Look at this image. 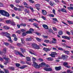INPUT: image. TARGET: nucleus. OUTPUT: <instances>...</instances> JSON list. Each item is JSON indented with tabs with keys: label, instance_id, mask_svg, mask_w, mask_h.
<instances>
[{
	"label": "nucleus",
	"instance_id": "nucleus-63",
	"mask_svg": "<svg viewBox=\"0 0 73 73\" xmlns=\"http://www.w3.org/2000/svg\"><path fill=\"white\" fill-rule=\"evenodd\" d=\"M23 4L24 5H26L27 6L28 5V4H27V3H26V2H25L23 3Z\"/></svg>",
	"mask_w": 73,
	"mask_h": 73
},
{
	"label": "nucleus",
	"instance_id": "nucleus-17",
	"mask_svg": "<svg viewBox=\"0 0 73 73\" xmlns=\"http://www.w3.org/2000/svg\"><path fill=\"white\" fill-rule=\"evenodd\" d=\"M42 13L43 15H46V11L44 10H42Z\"/></svg>",
	"mask_w": 73,
	"mask_h": 73
},
{
	"label": "nucleus",
	"instance_id": "nucleus-62",
	"mask_svg": "<svg viewBox=\"0 0 73 73\" xmlns=\"http://www.w3.org/2000/svg\"><path fill=\"white\" fill-rule=\"evenodd\" d=\"M0 7H3V4H2V3H0Z\"/></svg>",
	"mask_w": 73,
	"mask_h": 73
},
{
	"label": "nucleus",
	"instance_id": "nucleus-21",
	"mask_svg": "<svg viewBox=\"0 0 73 73\" xmlns=\"http://www.w3.org/2000/svg\"><path fill=\"white\" fill-rule=\"evenodd\" d=\"M63 52L66 54H69V51L64 50Z\"/></svg>",
	"mask_w": 73,
	"mask_h": 73
},
{
	"label": "nucleus",
	"instance_id": "nucleus-33",
	"mask_svg": "<svg viewBox=\"0 0 73 73\" xmlns=\"http://www.w3.org/2000/svg\"><path fill=\"white\" fill-rule=\"evenodd\" d=\"M3 44L6 45V46H8V45H9V43L7 42H4Z\"/></svg>",
	"mask_w": 73,
	"mask_h": 73
},
{
	"label": "nucleus",
	"instance_id": "nucleus-4",
	"mask_svg": "<svg viewBox=\"0 0 73 73\" xmlns=\"http://www.w3.org/2000/svg\"><path fill=\"white\" fill-rule=\"evenodd\" d=\"M6 22L7 24H10L11 25L15 26V23L13 20H9L7 21Z\"/></svg>",
	"mask_w": 73,
	"mask_h": 73
},
{
	"label": "nucleus",
	"instance_id": "nucleus-6",
	"mask_svg": "<svg viewBox=\"0 0 73 73\" xmlns=\"http://www.w3.org/2000/svg\"><path fill=\"white\" fill-rule=\"evenodd\" d=\"M15 54H17H17H19V55L21 57H25V56H24L23 55V54H22L17 50L15 51Z\"/></svg>",
	"mask_w": 73,
	"mask_h": 73
},
{
	"label": "nucleus",
	"instance_id": "nucleus-1",
	"mask_svg": "<svg viewBox=\"0 0 73 73\" xmlns=\"http://www.w3.org/2000/svg\"><path fill=\"white\" fill-rule=\"evenodd\" d=\"M2 34L3 36H5L9 38V39L8 40L9 41H10V43H12L13 42V41H12L11 39V38L10 36V34L7 32H5L2 33Z\"/></svg>",
	"mask_w": 73,
	"mask_h": 73
},
{
	"label": "nucleus",
	"instance_id": "nucleus-9",
	"mask_svg": "<svg viewBox=\"0 0 73 73\" xmlns=\"http://www.w3.org/2000/svg\"><path fill=\"white\" fill-rule=\"evenodd\" d=\"M55 55H57V53L55 52H51V54H50V56L52 57H55Z\"/></svg>",
	"mask_w": 73,
	"mask_h": 73
},
{
	"label": "nucleus",
	"instance_id": "nucleus-55",
	"mask_svg": "<svg viewBox=\"0 0 73 73\" xmlns=\"http://www.w3.org/2000/svg\"><path fill=\"white\" fill-rule=\"evenodd\" d=\"M52 20L54 21H58L57 19L56 18H52Z\"/></svg>",
	"mask_w": 73,
	"mask_h": 73
},
{
	"label": "nucleus",
	"instance_id": "nucleus-13",
	"mask_svg": "<svg viewBox=\"0 0 73 73\" xmlns=\"http://www.w3.org/2000/svg\"><path fill=\"white\" fill-rule=\"evenodd\" d=\"M42 27L46 29H49V27H48V26L47 25L43 24L42 25Z\"/></svg>",
	"mask_w": 73,
	"mask_h": 73
},
{
	"label": "nucleus",
	"instance_id": "nucleus-57",
	"mask_svg": "<svg viewBox=\"0 0 73 73\" xmlns=\"http://www.w3.org/2000/svg\"><path fill=\"white\" fill-rule=\"evenodd\" d=\"M66 33L67 34V35H70V32H69L67 31L66 32Z\"/></svg>",
	"mask_w": 73,
	"mask_h": 73
},
{
	"label": "nucleus",
	"instance_id": "nucleus-15",
	"mask_svg": "<svg viewBox=\"0 0 73 73\" xmlns=\"http://www.w3.org/2000/svg\"><path fill=\"white\" fill-rule=\"evenodd\" d=\"M62 38H64L65 39H67V40H70V38L68 36H62Z\"/></svg>",
	"mask_w": 73,
	"mask_h": 73
},
{
	"label": "nucleus",
	"instance_id": "nucleus-25",
	"mask_svg": "<svg viewBox=\"0 0 73 73\" xmlns=\"http://www.w3.org/2000/svg\"><path fill=\"white\" fill-rule=\"evenodd\" d=\"M20 49L22 53H25V49L22 48H21Z\"/></svg>",
	"mask_w": 73,
	"mask_h": 73
},
{
	"label": "nucleus",
	"instance_id": "nucleus-39",
	"mask_svg": "<svg viewBox=\"0 0 73 73\" xmlns=\"http://www.w3.org/2000/svg\"><path fill=\"white\" fill-rule=\"evenodd\" d=\"M68 23H69V24H73V22L70 21H67Z\"/></svg>",
	"mask_w": 73,
	"mask_h": 73
},
{
	"label": "nucleus",
	"instance_id": "nucleus-36",
	"mask_svg": "<svg viewBox=\"0 0 73 73\" xmlns=\"http://www.w3.org/2000/svg\"><path fill=\"white\" fill-rule=\"evenodd\" d=\"M29 1L31 3H32V4L35 3V1H33V0H29Z\"/></svg>",
	"mask_w": 73,
	"mask_h": 73
},
{
	"label": "nucleus",
	"instance_id": "nucleus-60",
	"mask_svg": "<svg viewBox=\"0 0 73 73\" xmlns=\"http://www.w3.org/2000/svg\"><path fill=\"white\" fill-rule=\"evenodd\" d=\"M17 46H20L21 45V44L19 43H17Z\"/></svg>",
	"mask_w": 73,
	"mask_h": 73
},
{
	"label": "nucleus",
	"instance_id": "nucleus-20",
	"mask_svg": "<svg viewBox=\"0 0 73 73\" xmlns=\"http://www.w3.org/2000/svg\"><path fill=\"white\" fill-rule=\"evenodd\" d=\"M27 66L26 65H23L22 66L19 67L20 69H24V68H27Z\"/></svg>",
	"mask_w": 73,
	"mask_h": 73
},
{
	"label": "nucleus",
	"instance_id": "nucleus-29",
	"mask_svg": "<svg viewBox=\"0 0 73 73\" xmlns=\"http://www.w3.org/2000/svg\"><path fill=\"white\" fill-rule=\"evenodd\" d=\"M26 40L27 41H32V38H27L26 39Z\"/></svg>",
	"mask_w": 73,
	"mask_h": 73
},
{
	"label": "nucleus",
	"instance_id": "nucleus-12",
	"mask_svg": "<svg viewBox=\"0 0 73 73\" xmlns=\"http://www.w3.org/2000/svg\"><path fill=\"white\" fill-rule=\"evenodd\" d=\"M43 69H44L45 71H52V68H43Z\"/></svg>",
	"mask_w": 73,
	"mask_h": 73
},
{
	"label": "nucleus",
	"instance_id": "nucleus-18",
	"mask_svg": "<svg viewBox=\"0 0 73 73\" xmlns=\"http://www.w3.org/2000/svg\"><path fill=\"white\" fill-rule=\"evenodd\" d=\"M60 11L61 12H64V13H67V11L65 9L62 8L60 9Z\"/></svg>",
	"mask_w": 73,
	"mask_h": 73
},
{
	"label": "nucleus",
	"instance_id": "nucleus-2",
	"mask_svg": "<svg viewBox=\"0 0 73 73\" xmlns=\"http://www.w3.org/2000/svg\"><path fill=\"white\" fill-rule=\"evenodd\" d=\"M45 66V63L44 62H42L40 64H39V65L37 64V63L34 62V66L35 68H40V67H43L44 66Z\"/></svg>",
	"mask_w": 73,
	"mask_h": 73
},
{
	"label": "nucleus",
	"instance_id": "nucleus-10",
	"mask_svg": "<svg viewBox=\"0 0 73 73\" xmlns=\"http://www.w3.org/2000/svg\"><path fill=\"white\" fill-rule=\"evenodd\" d=\"M35 51L32 50H31L30 51H29V52L31 54H34L35 56H37V54L36 53H34Z\"/></svg>",
	"mask_w": 73,
	"mask_h": 73
},
{
	"label": "nucleus",
	"instance_id": "nucleus-5",
	"mask_svg": "<svg viewBox=\"0 0 73 73\" xmlns=\"http://www.w3.org/2000/svg\"><path fill=\"white\" fill-rule=\"evenodd\" d=\"M32 46L36 49H40V46L35 43H33L32 45Z\"/></svg>",
	"mask_w": 73,
	"mask_h": 73
},
{
	"label": "nucleus",
	"instance_id": "nucleus-48",
	"mask_svg": "<svg viewBox=\"0 0 73 73\" xmlns=\"http://www.w3.org/2000/svg\"><path fill=\"white\" fill-rule=\"evenodd\" d=\"M15 65H16V66H17V67H19V66H20V64H19L17 63Z\"/></svg>",
	"mask_w": 73,
	"mask_h": 73
},
{
	"label": "nucleus",
	"instance_id": "nucleus-3",
	"mask_svg": "<svg viewBox=\"0 0 73 73\" xmlns=\"http://www.w3.org/2000/svg\"><path fill=\"white\" fill-rule=\"evenodd\" d=\"M0 13L4 16L7 17H9L10 15L7 11H5L4 10H0Z\"/></svg>",
	"mask_w": 73,
	"mask_h": 73
},
{
	"label": "nucleus",
	"instance_id": "nucleus-24",
	"mask_svg": "<svg viewBox=\"0 0 73 73\" xmlns=\"http://www.w3.org/2000/svg\"><path fill=\"white\" fill-rule=\"evenodd\" d=\"M33 25L34 26H35V27L37 28H38V29H39V28L38 27V24L36 23H34L33 24Z\"/></svg>",
	"mask_w": 73,
	"mask_h": 73
},
{
	"label": "nucleus",
	"instance_id": "nucleus-26",
	"mask_svg": "<svg viewBox=\"0 0 73 73\" xmlns=\"http://www.w3.org/2000/svg\"><path fill=\"white\" fill-rule=\"evenodd\" d=\"M52 40H53L52 41V43L53 44L56 43V40L54 38H52Z\"/></svg>",
	"mask_w": 73,
	"mask_h": 73
},
{
	"label": "nucleus",
	"instance_id": "nucleus-64",
	"mask_svg": "<svg viewBox=\"0 0 73 73\" xmlns=\"http://www.w3.org/2000/svg\"><path fill=\"white\" fill-rule=\"evenodd\" d=\"M0 67L1 68H3L4 66H2L1 64H0Z\"/></svg>",
	"mask_w": 73,
	"mask_h": 73
},
{
	"label": "nucleus",
	"instance_id": "nucleus-47",
	"mask_svg": "<svg viewBox=\"0 0 73 73\" xmlns=\"http://www.w3.org/2000/svg\"><path fill=\"white\" fill-rule=\"evenodd\" d=\"M54 1L56 3H59L60 1L58 0H54Z\"/></svg>",
	"mask_w": 73,
	"mask_h": 73
},
{
	"label": "nucleus",
	"instance_id": "nucleus-54",
	"mask_svg": "<svg viewBox=\"0 0 73 73\" xmlns=\"http://www.w3.org/2000/svg\"><path fill=\"white\" fill-rule=\"evenodd\" d=\"M39 61H40V62H43V60L42 59L39 58Z\"/></svg>",
	"mask_w": 73,
	"mask_h": 73
},
{
	"label": "nucleus",
	"instance_id": "nucleus-59",
	"mask_svg": "<svg viewBox=\"0 0 73 73\" xmlns=\"http://www.w3.org/2000/svg\"><path fill=\"white\" fill-rule=\"evenodd\" d=\"M53 30L54 31H57V29L55 27H53Z\"/></svg>",
	"mask_w": 73,
	"mask_h": 73
},
{
	"label": "nucleus",
	"instance_id": "nucleus-14",
	"mask_svg": "<svg viewBox=\"0 0 73 73\" xmlns=\"http://www.w3.org/2000/svg\"><path fill=\"white\" fill-rule=\"evenodd\" d=\"M55 69L57 71H58V70H60L61 69V66H60L59 67H55Z\"/></svg>",
	"mask_w": 73,
	"mask_h": 73
},
{
	"label": "nucleus",
	"instance_id": "nucleus-53",
	"mask_svg": "<svg viewBox=\"0 0 73 73\" xmlns=\"http://www.w3.org/2000/svg\"><path fill=\"white\" fill-rule=\"evenodd\" d=\"M15 1L16 3H20V1L19 0H15Z\"/></svg>",
	"mask_w": 73,
	"mask_h": 73
},
{
	"label": "nucleus",
	"instance_id": "nucleus-34",
	"mask_svg": "<svg viewBox=\"0 0 73 73\" xmlns=\"http://www.w3.org/2000/svg\"><path fill=\"white\" fill-rule=\"evenodd\" d=\"M35 6L36 8H39L40 7V5L38 4H37L35 5Z\"/></svg>",
	"mask_w": 73,
	"mask_h": 73
},
{
	"label": "nucleus",
	"instance_id": "nucleus-58",
	"mask_svg": "<svg viewBox=\"0 0 73 73\" xmlns=\"http://www.w3.org/2000/svg\"><path fill=\"white\" fill-rule=\"evenodd\" d=\"M32 60L34 62L35 61H36V58L34 57H33L32 58Z\"/></svg>",
	"mask_w": 73,
	"mask_h": 73
},
{
	"label": "nucleus",
	"instance_id": "nucleus-22",
	"mask_svg": "<svg viewBox=\"0 0 73 73\" xmlns=\"http://www.w3.org/2000/svg\"><path fill=\"white\" fill-rule=\"evenodd\" d=\"M26 60H27V61L30 62L31 61V58L29 57H27L26 58Z\"/></svg>",
	"mask_w": 73,
	"mask_h": 73
},
{
	"label": "nucleus",
	"instance_id": "nucleus-41",
	"mask_svg": "<svg viewBox=\"0 0 73 73\" xmlns=\"http://www.w3.org/2000/svg\"><path fill=\"white\" fill-rule=\"evenodd\" d=\"M44 42H46V43H48V42H49V40H45L44 41Z\"/></svg>",
	"mask_w": 73,
	"mask_h": 73
},
{
	"label": "nucleus",
	"instance_id": "nucleus-38",
	"mask_svg": "<svg viewBox=\"0 0 73 73\" xmlns=\"http://www.w3.org/2000/svg\"><path fill=\"white\" fill-rule=\"evenodd\" d=\"M35 33L36 34V35H37L38 36H40V35H41V33H40L36 32Z\"/></svg>",
	"mask_w": 73,
	"mask_h": 73
},
{
	"label": "nucleus",
	"instance_id": "nucleus-46",
	"mask_svg": "<svg viewBox=\"0 0 73 73\" xmlns=\"http://www.w3.org/2000/svg\"><path fill=\"white\" fill-rule=\"evenodd\" d=\"M68 64V63L67 62H64L63 63V65H64V66H65V65H67Z\"/></svg>",
	"mask_w": 73,
	"mask_h": 73
},
{
	"label": "nucleus",
	"instance_id": "nucleus-42",
	"mask_svg": "<svg viewBox=\"0 0 73 73\" xmlns=\"http://www.w3.org/2000/svg\"><path fill=\"white\" fill-rule=\"evenodd\" d=\"M16 33H18V34H20V33H21V31L20 30L17 31L16 32Z\"/></svg>",
	"mask_w": 73,
	"mask_h": 73
},
{
	"label": "nucleus",
	"instance_id": "nucleus-19",
	"mask_svg": "<svg viewBox=\"0 0 73 73\" xmlns=\"http://www.w3.org/2000/svg\"><path fill=\"white\" fill-rule=\"evenodd\" d=\"M47 60L48 61H52L53 60V58L51 57H49L47 58Z\"/></svg>",
	"mask_w": 73,
	"mask_h": 73
},
{
	"label": "nucleus",
	"instance_id": "nucleus-8",
	"mask_svg": "<svg viewBox=\"0 0 73 73\" xmlns=\"http://www.w3.org/2000/svg\"><path fill=\"white\" fill-rule=\"evenodd\" d=\"M62 58L64 60H66L68 58V56L66 55H63L62 56Z\"/></svg>",
	"mask_w": 73,
	"mask_h": 73
},
{
	"label": "nucleus",
	"instance_id": "nucleus-32",
	"mask_svg": "<svg viewBox=\"0 0 73 73\" xmlns=\"http://www.w3.org/2000/svg\"><path fill=\"white\" fill-rule=\"evenodd\" d=\"M21 42L22 44H24L25 42V41H24V38H21Z\"/></svg>",
	"mask_w": 73,
	"mask_h": 73
},
{
	"label": "nucleus",
	"instance_id": "nucleus-37",
	"mask_svg": "<svg viewBox=\"0 0 73 73\" xmlns=\"http://www.w3.org/2000/svg\"><path fill=\"white\" fill-rule=\"evenodd\" d=\"M70 70H67V72L68 73H72V71H71Z\"/></svg>",
	"mask_w": 73,
	"mask_h": 73
},
{
	"label": "nucleus",
	"instance_id": "nucleus-49",
	"mask_svg": "<svg viewBox=\"0 0 73 73\" xmlns=\"http://www.w3.org/2000/svg\"><path fill=\"white\" fill-rule=\"evenodd\" d=\"M22 35L23 36H26L27 34H26V33H23Z\"/></svg>",
	"mask_w": 73,
	"mask_h": 73
},
{
	"label": "nucleus",
	"instance_id": "nucleus-7",
	"mask_svg": "<svg viewBox=\"0 0 73 73\" xmlns=\"http://www.w3.org/2000/svg\"><path fill=\"white\" fill-rule=\"evenodd\" d=\"M3 59H4L5 60H6V61H7V62L4 63V64H5V65H7V63H8V62L10 61V59H9L8 58L4 57Z\"/></svg>",
	"mask_w": 73,
	"mask_h": 73
},
{
	"label": "nucleus",
	"instance_id": "nucleus-44",
	"mask_svg": "<svg viewBox=\"0 0 73 73\" xmlns=\"http://www.w3.org/2000/svg\"><path fill=\"white\" fill-rule=\"evenodd\" d=\"M29 30L31 33H32V32H34V30H33V29H30Z\"/></svg>",
	"mask_w": 73,
	"mask_h": 73
},
{
	"label": "nucleus",
	"instance_id": "nucleus-40",
	"mask_svg": "<svg viewBox=\"0 0 73 73\" xmlns=\"http://www.w3.org/2000/svg\"><path fill=\"white\" fill-rule=\"evenodd\" d=\"M58 50H62V51H64V49H63L62 48L59 47L58 48Z\"/></svg>",
	"mask_w": 73,
	"mask_h": 73
},
{
	"label": "nucleus",
	"instance_id": "nucleus-45",
	"mask_svg": "<svg viewBox=\"0 0 73 73\" xmlns=\"http://www.w3.org/2000/svg\"><path fill=\"white\" fill-rule=\"evenodd\" d=\"M25 11L27 13H29V10H27V9H25Z\"/></svg>",
	"mask_w": 73,
	"mask_h": 73
},
{
	"label": "nucleus",
	"instance_id": "nucleus-52",
	"mask_svg": "<svg viewBox=\"0 0 73 73\" xmlns=\"http://www.w3.org/2000/svg\"><path fill=\"white\" fill-rule=\"evenodd\" d=\"M29 8H30V9H31V11L32 12H33V11H33V8L31 7H30Z\"/></svg>",
	"mask_w": 73,
	"mask_h": 73
},
{
	"label": "nucleus",
	"instance_id": "nucleus-27",
	"mask_svg": "<svg viewBox=\"0 0 73 73\" xmlns=\"http://www.w3.org/2000/svg\"><path fill=\"white\" fill-rule=\"evenodd\" d=\"M58 33L59 35H62V33H63V32H62V31H59Z\"/></svg>",
	"mask_w": 73,
	"mask_h": 73
},
{
	"label": "nucleus",
	"instance_id": "nucleus-51",
	"mask_svg": "<svg viewBox=\"0 0 73 73\" xmlns=\"http://www.w3.org/2000/svg\"><path fill=\"white\" fill-rule=\"evenodd\" d=\"M41 18H42V19H43V20H46V18H45V17H44V16H42Z\"/></svg>",
	"mask_w": 73,
	"mask_h": 73
},
{
	"label": "nucleus",
	"instance_id": "nucleus-31",
	"mask_svg": "<svg viewBox=\"0 0 73 73\" xmlns=\"http://www.w3.org/2000/svg\"><path fill=\"white\" fill-rule=\"evenodd\" d=\"M53 4H54V3H53V2L50 1L49 2V4H50V5L52 7L53 6Z\"/></svg>",
	"mask_w": 73,
	"mask_h": 73
},
{
	"label": "nucleus",
	"instance_id": "nucleus-23",
	"mask_svg": "<svg viewBox=\"0 0 73 73\" xmlns=\"http://www.w3.org/2000/svg\"><path fill=\"white\" fill-rule=\"evenodd\" d=\"M3 28H4L5 29L8 30L10 29V27L7 26H5L3 27Z\"/></svg>",
	"mask_w": 73,
	"mask_h": 73
},
{
	"label": "nucleus",
	"instance_id": "nucleus-16",
	"mask_svg": "<svg viewBox=\"0 0 73 73\" xmlns=\"http://www.w3.org/2000/svg\"><path fill=\"white\" fill-rule=\"evenodd\" d=\"M43 50L45 52H48V51H50L51 50V49L50 48H43Z\"/></svg>",
	"mask_w": 73,
	"mask_h": 73
},
{
	"label": "nucleus",
	"instance_id": "nucleus-56",
	"mask_svg": "<svg viewBox=\"0 0 73 73\" xmlns=\"http://www.w3.org/2000/svg\"><path fill=\"white\" fill-rule=\"evenodd\" d=\"M26 63L28 65H31V63L30 62H26Z\"/></svg>",
	"mask_w": 73,
	"mask_h": 73
},
{
	"label": "nucleus",
	"instance_id": "nucleus-28",
	"mask_svg": "<svg viewBox=\"0 0 73 73\" xmlns=\"http://www.w3.org/2000/svg\"><path fill=\"white\" fill-rule=\"evenodd\" d=\"M8 68L9 69L12 70H15V68L13 67H9Z\"/></svg>",
	"mask_w": 73,
	"mask_h": 73
},
{
	"label": "nucleus",
	"instance_id": "nucleus-43",
	"mask_svg": "<svg viewBox=\"0 0 73 73\" xmlns=\"http://www.w3.org/2000/svg\"><path fill=\"white\" fill-rule=\"evenodd\" d=\"M20 62L22 64H25V62L24 61H21Z\"/></svg>",
	"mask_w": 73,
	"mask_h": 73
},
{
	"label": "nucleus",
	"instance_id": "nucleus-11",
	"mask_svg": "<svg viewBox=\"0 0 73 73\" xmlns=\"http://www.w3.org/2000/svg\"><path fill=\"white\" fill-rule=\"evenodd\" d=\"M18 6L19 7H20V8L18 9V11H19L20 12L21 11H23L22 10V9H24V7H23L22 6L19 5H18Z\"/></svg>",
	"mask_w": 73,
	"mask_h": 73
},
{
	"label": "nucleus",
	"instance_id": "nucleus-61",
	"mask_svg": "<svg viewBox=\"0 0 73 73\" xmlns=\"http://www.w3.org/2000/svg\"><path fill=\"white\" fill-rule=\"evenodd\" d=\"M14 40L15 41H16L17 40V38L16 37H15L14 39Z\"/></svg>",
	"mask_w": 73,
	"mask_h": 73
},
{
	"label": "nucleus",
	"instance_id": "nucleus-35",
	"mask_svg": "<svg viewBox=\"0 0 73 73\" xmlns=\"http://www.w3.org/2000/svg\"><path fill=\"white\" fill-rule=\"evenodd\" d=\"M48 16H49V17H54V15L52 14H49L48 15Z\"/></svg>",
	"mask_w": 73,
	"mask_h": 73
},
{
	"label": "nucleus",
	"instance_id": "nucleus-50",
	"mask_svg": "<svg viewBox=\"0 0 73 73\" xmlns=\"http://www.w3.org/2000/svg\"><path fill=\"white\" fill-rule=\"evenodd\" d=\"M55 10L54 9L52 10V12L55 15H56V13H55Z\"/></svg>",
	"mask_w": 73,
	"mask_h": 73
},
{
	"label": "nucleus",
	"instance_id": "nucleus-30",
	"mask_svg": "<svg viewBox=\"0 0 73 73\" xmlns=\"http://www.w3.org/2000/svg\"><path fill=\"white\" fill-rule=\"evenodd\" d=\"M36 39L38 41V42L41 41V39L40 38H36Z\"/></svg>",
	"mask_w": 73,
	"mask_h": 73
}]
</instances>
